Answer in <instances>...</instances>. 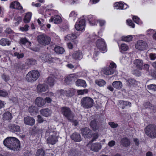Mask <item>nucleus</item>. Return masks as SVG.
I'll list each match as a JSON object with an SVG mask.
<instances>
[{
    "label": "nucleus",
    "instance_id": "nucleus-34",
    "mask_svg": "<svg viewBox=\"0 0 156 156\" xmlns=\"http://www.w3.org/2000/svg\"><path fill=\"white\" fill-rule=\"evenodd\" d=\"M32 13L30 12L27 13L24 18V21L26 23L30 22L31 18Z\"/></svg>",
    "mask_w": 156,
    "mask_h": 156
},
{
    "label": "nucleus",
    "instance_id": "nucleus-16",
    "mask_svg": "<svg viewBox=\"0 0 156 156\" xmlns=\"http://www.w3.org/2000/svg\"><path fill=\"white\" fill-rule=\"evenodd\" d=\"M24 122L26 125L33 126L35 123V120L32 117L27 116L24 118Z\"/></svg>",
    "mask_w": 156,
    "mask_h": 156
},
{
    "label": "nucleus",
    "instance_id": "nucleus-12",
    "mask_svg": "<svg viewBox=\"0 0 156 156\" xmlns=\"http://www.w3.org/2000/svg\"><path fill=\"white\" fill-rule=\"evenodd\" d=\"M8 128L9 131L14 133L19 132L21 130L20 126L14 124H9L8 126Z\"/></svg>",
    "mask_w": 156,
    "mask_h": 156
},
{
    "label": "nucleus",
    "instance_id": "nucleus-56",
    "mask_svg": "<svg viewBox=\"0 0 156 156\" xmlns=\"http://www.w3.org/2000/svg\"><path fill=\"white\" fill-rule=\"evenodd\" d=\"M38 122L41 123L43 122L45 120L43 118V117L40 115H38L37 116Z\"/></svg>",
    "mask_w": 156,
    "mask_h": 156
},
{
    "label": "nucleus",
    "instance_id": "nucleus-29",
    "mask_svg": "<svg viewBox=\"0 0 156 156\" xmlns=\"http://www.w3.org/2000/svg\"><path fill=\"white\" fill-rule=\"evenodd\" d=\"M55 80L54 78L51 76L48 77L47 79L46 82L50 86L52 87L54 86Z\"/></svg>",
    "mask_w": 156,
    "mask_h": 156
},
{
    "label": "nucleus",
    "instance_id": "nucleus-59",
    "mask_svg": "<svg viewBox=\"0 0 156 156\" xmlns=\"http://www.w3.org/2000/svg\"><path fill=\"white\" fill-rule=\"evenodd\" d=\"M29 26L27 24L25 25L24 27H22L20 28V30L23 31H26L28 30Z\"/></svg>",
    "mask_w": 156,
    "mask_h": 156
},
{
    "label": "nucleus",
    "instance_id": "nucleus-39",
    "mask_svg": "<svg viewBox=\"0 0 156 156\" xmlns=\"http://www.w3.org/2000/svg\"><path fill=\"white\" fill-rule=\"evenodd\" d=\"M45 154L44 150L42 148H41L37 150L35 156H44Z\"/></svg>",
    "mask_w": 156,
    "mask_h": 156
},
{
    "label": "nucleus",
    "instance_id": "nucleus-30",
    "mask_svg": "<svg viewBox=\"0 0 156 156\" xmlns=\"http://www.w3.org/2000/svg\"><path fill=\"white\" fill-rule=\"evenodd\" d=\"M112 86L115 88L119 89L122 87V85L121 81H117L113 82Z\"/></svg>",
    "mask_w": 156,
    "mask_h": 156
},
{
    "label": "nucleus",
    "instance_id": "nucleus-63",
    "mask_svg": "<svg viewBox=\"0 0 156 156\" xmlns=\"http://www.w3.org/2000/svg\"><path fill=\"white\" fill-rule=\"evenodd\" d=\"M48 152L47 153L48 156H54L55 153L51 150H49L48 151Z\"/></svg>",
    "mask_w": 156,
    "mask_h": 156
},
{
    "label": "nucleus",
    "instance_id": "nucleus-46",
    "mask_svg": "<svg viewBox=\"0 0 156 156\" xmlns=\"http://www.w3.org/2000/svg\"><path fill=\"white\" fill-rule=\"evenodd\" d=\"M16 68L19 70L20 69L21 70H23L25 69V66L24 64L20 62L16 65Z\"/></svg>",
    "mask_w": 156,
    "mask_h": 156
},
{
    "label": "nucleus",
    "instance_id": "nucleus-37",
    "mask_svg": "<svg viewBox=\"0 0 156 156\" xmlns=\"http://www.w3.org/2000/svg\"><path fill=\"white\" fill-rule=\"evenodd\" d=\"M54 49L55 51L58 54H62L64 51V49L63 48L58 46L56 47Z\"/></svg>",
    "mask_w": 156,
    "mask_h": 156
},
{
    "label": "nucleus",
    "instance_id": "nucleus-36",
    "mask_svg": "<svg viewBox=\"0 0 156 156\" xmlns=\"http://www.w3.org/2000/svg\"><path fill=\"white\" fill-rule=\"evenodd\" d=\"M80 151L76 148H72L70 150L69 154L72 156H75L79 154Z\"/></svg>",
    "mask_w": 156,
    "mask_h": 156
},
{
    "label": "nucleus",
    "instance_id": "nucleus-24",
    "mask_svg": "<svg viewBox=\"0 0 156 156\" xmlns=\"http://www.w3.org/2000/svg\"><path fill=\"white\" fill-rule=\"evenodd\" d=\"M49 21L50 22L54 21V23L58 24L61 23L62 20L61 17L59 16L55 15L49 20Z\"/></svg>",
    "mask_w": 156,
    "mask_h": 156
},
{
    "label": "nucleus",
    "instance_id": "nucleus-9",
    "mask_svg": "<svg viewBox=\"0 0 156 156\" xmlns=\"http://www.w3.org/2000/svg\"><path fill=\"white\" fill-rule=\"evenodd\" d=\"M96 45L100 50L105 51H107L106 45L103 39L101 38L98 39L96 42Z\"/></svg>",
    "mask_w": 156,
    "mask_h": 156
},
{
    "label": "nucleus",
    "instance_id": "nucleus-31",
    "mask_svg": "<svg viewBox=\"0 0 156 156\" xmlns=\"http://www.w3.org/2000/svg\"><path fill=\"white\" fill-rule=\"evenodd\" d=\"M77 76L75 74H71L66 78V80H69L71 82H74L77 79Z\"/></svg>",
    "mask_w": 156,
    "mask_h": 156
},
{
    "label": "nucleus",
    "instance_id": "nucleus-41",
    "mask_svg": "<svg viewBox=\"0 0 156 156\" xmlns=\"http://www.w3.org/2000/svg\"><path fill=\"white\" fill-rule=\"evenodd\" d=\"M133 37L132 35H129L126 36H123L122 37V41L126 42H129L132 41Z\"/></svg>",
    "mask_w": 156,
    "mask_h": 156
},
{
    "label": "nucleus",
    "instance_id": "nucleus-60",
    "mask_svg": "<svg viewBox=\"0 0 156 156\" xmlns=\"http://www.w3.org/2000/svg\"><path fill=\"white\" fill-rule=\"evenodd\" d=\"M126 22L131 27L133 28H134L135 27V24L133 22L132 20H126Z\"/></svg>",
    "mask_w": 156,
    "mask_h": 156
},
{
    "label": "nucleus",
    "instance_id": "nucleus-48",
    "mask_svg": "<svg viewBox=\"0 0 156 156\" xmlns=\"http://www.w3.org/2000/svg\"><path fill=\"white\" fill-rule=\"evenodd\" d=\"M133 20L137 24H140L142 23L139 18L136 16H133Z\"/></svg>",
    "mask_w": 156,
    "mask_h": 156
},
{
    "label": "nucleus",
    "instance_id": "nucleus-51",
    "mask_svg": "<svg viewBox=\"0 0 156 156\" xmlns=\"http://www.w3.org/2000/svg\"><path fill=\"white\" fill-rule=\"evenodd\" d=\"M14 55L16 56L18 58H22L24 56V54L23 53H19L18 52H15L14 53Z\"/></svg>",
    "mask_w": 156,
    "mask_h": 156
},
{
    "label": "nucleus",
    "instance_id": "nucleus-15",
    "mask_svg": "<svg viewBox=\"0 0 156 156\" xmlns=\"http://www.w3.org/2000/svg\"><path fill=\"white\" fill-rule=\"evenodd\" d=\"M126 85L129 87H136L138 85V81L134 78H129L126 80Z\"/></svg>",
    "mask_w": 156,
    "mask_h": 156
},
{
    "label": "nucleus",
    "instance_id": "nucleus-10",
    "mask_svg": "<svg viewBox=\"0 0 156 156\" xmlns=\"http://www.w3.org/2000/svg\"><path fill=\"white\" fill-rule=\"evenodd\" d=\"M85 20L83 19L79 20L76 22L75 24V28L79 31L83 30L85 27Z\"/></svg>",
    "mask_w": 156,
    "mask_h": 156
},
{
    "label": "nucleus",
    "instance_id": "nucleus-44",
    "mask_svg": "<svg viewBox=\"0 0 156 156\" xmlns=\"http://www.w3.org/2000/svg\"><path fill=\"white\" fill-rule=\"evenodd\" d=\"M37 111V108L34 106H32L29 108V112L31 113H36Z\"/></svg>",
    "mask_w": 156,
    "mask_h": 156
},
{
    "label": "nucleus",
    "instance_id": "nucleus-64",
    "mask_svg": "<svg viewBox=\"0 0 156 156\" xmlns=\"http://www.w3.org/2000/svg\"><path fill=\"white\" fill-rule=\"evenodd\" d=\"M149 74L153 77L156 79V71L153 70L151 72L149 73Z\"/></svg>",
    "mask_w": 156,
    "mask_h": 156
},
{
    "label": "nucleus",
    "instance_id": "nucleus-25",
    "mask_svg": "<svg viewBox=\"0 0 156 156\" xmlns=\"http://www.w3.org/2000/svg\"><path fill=\"white\" fill-rule=\"evenodd\" d=\"M101 145L100 143H95L93 144L90 147L91 150L93 151L97 152L101 149Z\"/></svg>",
    "mask_w": 156,
    "mask_h": 156
},
{
    "label": "nucleus",
    "instance_id": "nucleus-52",
    "mask_svg": "<svg viewBox=\"0 0 156 156\" xmlns=\"http://www.w3.org/2000/svg\"><path fill=\"white\" fill-rule=\"evenodd\" d=\"M133 74L136 76H141V72L137 69H135L133 70Z\"/></svg>",
    "mask_w": 156,
    "mask_h": 156
},
{
    "label": "nucleus",
    "instance_id": "nucleus-57",
    "mask_svg": "<svg viewBox=\"0 0 156 156\" xmlns=\"http://www.w3.org/2000/svg\"><path fill=\"white\" fill-rule=\"evenodd\" d=\"M88 92V90L87 89L78 90L77 91V93L78 95H82L84 93H87Z\"/></svg>",
    "mask_w": 156,
    "mask_h": 156
},
{
    "label": "nucleus",
    "instance_id": "nucleus-13",
    "mask_svg": "<svg viewBox=\"0 0 156 156\" xmlns=\"http://www.w3.org/2000/svg\"><path fill=\"white\" fill-rule=\"evenodd\" d=\"M81 133L85 138L91 137L92 135V132L87 127H85L81 129Z\"/></svg>",
    "mask_w": 156,
    "mask_h": 156
},
{
    "label": "nucleus",
    "instance_id": "nucleus-14",
    "mask_svg": "<svg viewBox=\"0 0 156 156\" xmlns=\"http://www.w3.org/2000/svg\"><path fill=\"white\" fill-rule=\"evenodd\" d=\"M90 126L93 130L96 131L99 128V125L98 121L96 119H94L91 121L90 123Z\"/></svg>",
    "mask_w": 156,
    "mask_h": 156
},
{
    "label": "nucleus",
    "instance_id": "nucleus-20",
    "mask_svg": "<svg viewBox=\"0 0 156 156\" xmlns=\"http://www.w3.org/2000/svg\"><path fill=\"white\" fill-rule=\"evenodd\" d=\"M40 112L41 115L45 117L49 116L52 113L51 110L47 108L41 109Z\"/></svg>",
    "mask_w": 156,
    "mask_h": 156
},
{
    "label": "nucleus",
    "instance_id": "nucleus-61",
    "mask_svg": "<svg viewBox=\"0 0 156 156\" xmlns=\"http://www.w3.org/2000/svg\"><path fill=\"white\" fill-rule=\"evenodd\" d=\"M44 21V20L41 18H40V19H38L37 20V23L41 27H43L44 25V24L43 23Z\"/></svg>",
    "mask_w": 156,
    "mask_h": 156
},
{
    "label": "nucleus",
    "instance_id": "nucleus-32",
    "mask_svg": "<svg viewBox=\"0 0 156 156\" xmlns=\"http://www.w3.org/2000/svg\"><path fill=\"white\" fill-rule=\"evenodd\" d=\"M79 35L75 34H68L65 38L66 40H72L75 39L77 38Z\"/></svg>",
    "mask_w": 156,
    "mask_h": 156
},
{
    "label": "nucleus",
    "instance_id": "nucleus-11",
    "mask_svg": "<svg viewBox=\"0 0 156 156\" xmlns=\"http://www.w3.org/2000/svg\"><path fill=\"white\" fill-rule=\"evenodd\" d=\"M147 43L143 40L138 41L135 44V48L140 51H143L146 49L147 47Z\"/></svg>",
    "mask_w": 156,
    "mask_h": 156
},
{
    "label": "nucleus",
    "instance_id": "nucleus-17",
    "mask_svg": "<svg viewBox=\"0 0 156 156\" xmlns=\"http://www.w3.org/2000/svg\"><path fill=\"white\" fill-rule=\"evenodd\" d=\"M48 89V86L45 84H39L37 87V89L38 92H45Z\"/></svg>",
    "mask_w": 156,
    "mask_h": 156
},
{
    "label": "nucleus",
    "instance_id": "nucleus-22",
    "mask_svg": "<svg viewBox=\"0 0 156 156\" xmlns=\"http://www.w3.org/2000/svg\"><path fill=\"white\" fill-rule=\"evenodd\" d=\"M3 119L4 121H8V122H10V120L12 118V114L9 112H7L4 113L3 114Z\"/></svg>",
    "mask_w": 156,
    "mask_h": 156
},
{
    "label": "nucleus",
    "instance_id": "nucleus-62",
    "mask_svg": "<svg viewBox=\"0 0 156 156\" xmlns=\"http://www.w3.org/2000/svg\"><path fill=\"white\" fill-rule=\"evenodd\" d=\"M2 78L5 82L9 80V77L8 76H7L4 74H3L2 75Z\"/></svg>",
    "mask_w": 156,
    "mask_h": 156
},
{
    "label": "nucleus",
    "instance_id": "nucleus-1",
    "mask_svg": "<svg viewBox=\"0 0 156 156\" xmlns=\"http://www.w3.org/2000/svg\"><path fill=\"white\" fill-rule=\"evenodd\" d=\"M4 145L8 148L12 150L18 151L20 148V141L14 137H8L3 141Z\"/></svg>",
    "mask_w": 156,
    "mask_h": 156
},
{
    "label": "nucleus",
    "instance_id": "nucleus-26",
    "mask_svg": "<svg viewBox=\"0 0 156 156\" xmlns=\"http://www.w3.org/2000/svg\"><path fill=\"white\" fill-rule=\"evenodd\" d=\"M72 55V57L73 58H82L83 56V53L80 51H75Z\"/></svg>",
    "mask_w": 156,
    "mask_h": 156
},
{
    "label": "nucleus",
    "instance_id": "nucleus-50",
    "mask_svg": "<svg viewBox=\"0 0 156 156\" xmlns=\"http://www.w3.org/2000/svg\"><path fill=\"white\" fill-rule=\"evenodd\" d=\"M7 91L5 90H0V96L5 97L8 95Z\"/></svg>",
    "mask_w": 156,
    "mask_h": 156
},
{
    "label": "nucleus",
    "instance_id": "nucleus-53",
    "mask_svg": "<svg viewBox=\"0 0 156 156\" xmlns=\"http://www.w3.org/2000/svg\"><path fill=\"white\" fill-rule=\"evenodd\" d=\"M120 104H122L124 106H126L127 105L130 106L131 105V103L128 101H120L119 102Z\"/></svg>",
    "mask_w": 156,
    "mask_h": 156
},
{
    "label": "nucleus",
    "instance_id": "nucleus-5",
    "mask_svg": "<svg viewBox=\"0 0 156 156\" xmlns=\"http://www.w3.org/2000/svg\"><path fill=\"white\" fill-rule=\"evenodd\" d=\"M40 76V73L37 70H32L27 74L26 79L28 82L33 83Z\"/></svg>",
    "mask_w": 156,
    "mask_h": 156
},
{
    "label": "nucleus",
    "instance_id": "nucleus-23",
    "mask_svg": "<svg viewBox=\"0 0 156 156\" xmlns=\"http://www.w3.org/2000/svg\"><path fill=\"white\" fill-rule=\"evenodd\" d=\"M10 7L14 9H17L21 10L22 9V7L18 2L14 1L12 2L10 4Z\"/></svg>",
    "mask_w": 156,
    "mask_h": 156
},
{
    "label": "nucleus",
    "instance_id": "nucleus-7",
    "mask_svg": "<svg viewBox=\"0 0 156 156\" xmlns=\"http://www.w3.org/2000/svg\"><path fill=\"white\" fill-rule=\"evenodd\" d=\"M93 100L89 97H85L83 98L81 101V106L85 108H89L93 106Z\"/></svg>",
    "mask_w": 156,
    "mask_h": 156
},
{
    "label": "nucleus",
    "instance_id": "nucleus-18",
    "mask_svg": "<svg viewBox=\"0 0 156 156\" xmlns=\"http://www.w3.org/2000/svg\"><path fill=\"white\" fill-rule=\"evenodd\" d=\"M35 104L39 107H41L45 104V101L42 98L38 97L35 101Z\"/></svg>",
    "mask_w": 156,
    "mask_h": 156
},
{
    "label": "nucleus",
    "instance_id": "nucleus-45",
    "mask_svg": "<svg viewBox=\"0 0 156 156\" xmlns=\"http://www.w3.org/2000/svg\"><path fill=\"white\" fill-rule=\"evenodd\" d=\"M95 83L100 87L103 86L105 84V82L103 80H96Z\"/></svg>",
    "mask_w": 156,
    "mask_h": 156
},
{
    "label": "nucleus",
    "instance_id": "nucleus-19",
    "mask_svg": "<svg viewBox=\"0 0 156 156\" xmlns=\"http://www.w3.org/2000/svg\"><path fill=\"white\" fill-rule=\"evenodd\" d=\"M134 64L138 69L142 70L144 66V63L143 60L140 59H136L133 62Z\"/></svg>",
    "mask_w": 156,
    "mask_h": 156
},
{
    "label": "nucleus",
    "instance_id": "nucleus-21",
    "mask_svg": "<svg viewBox=\"0 0 156 156\" xmlns=\"http://www.w3.org/2000/svg\"><path fill=\"white\" fill-rule=\"evenodd\" d=\"M72 139L75 142H78L82 140V139L80 134L77 133H74L71 136Z\"/></svg>",
    "mask_w": 156,
    "mask_h": 156
},
{
    "label": "nucleus",
    "instance_id": "nucleus-42",
    "mask_svg": "<svg viewBox=\"0 0 156 156\" xmlns=\"http://www.w3.org/2000/svg\"><path fill=\"white\" fill-rule=\"evenodd\" d=\"M36 61L35 59H27L26 64L28 66L34 65L36 63Z\"/></svg>",
    "mask_w": 156,
    "mask_h": 156
},
{
    "label": "nucleus",
    "instance_id": "nucleus-55",
    "mask_svg": "<svg viewBox=\"0 0 156 156\" xmlns=\"http://www.w3.org/2000/svg\"><path fill=\"white\" fill-rule=\"evenodd\" d=\"M108 124L112 128H117L118 126V124L117 123H115L113 122H108Z\"/></svg>",
    "mask_w": 156,
    "mask_h": 156
},
{
    "label": "nucleus",
    "instance_id": "nucleus-2",
    "mask_svg": "<svg viewBox=\"0 0 156 156\" xmlns=\"http://www.w3.org/2000/svg\"><path fill=\"white\" fill-rule=\"evenodd\" d=\"M58 136L56 131L49 129L46 132L45 137L47 138L48 143L53 145L58 141L57 136Z\"/></svg>",
    "mask_w": 156,
    "mask_h": 156
},
{
    "label": "nucleus",
    "instance_id": "nucleus-38",
    "mask_svg": "<svg viewBox=\"0 0 156 156\" xmlns=\"http://www.w3.org/2000/svg\"><path fill=\"white\" fill-rule=\"evenodd\" d=\"M114 5L115 9H123L124 7L123 4L120 2H116L114 4Z\"/></svg>",
    "mask_w": 156,
    "mask_h": 156
},
{
    "label": "nucleus",
    "instance_id": "nucleus-28",
    "mask_svg": "<svg viewBox=\"0 0 156 156\" xmlns=\"http://www.w3.org/2000/svg\"><path fill=\"white\" fill-rule=\"evenodd\" d=\"M144 106L146 108H148L150 109L151 111H154V110H156V108L153 105L151 104L149 102H145L144 104Z\"/></svg>",
    "mask_w": 156,
    "mask_h": 156
},
{
    "label": "nucleus",
    "instance_id": "nucleus-27",
    "mask_svg": "<svg viewBox=\"0 0 156 156\" xmlns=\"http://www.w3.org/2000/svg\"><path fill=\"white\" fill-rule=\"evenodd\" d=\"M120 142L121 145L125 147H127L130 144L129 140L126 137L121 139Z\"/></svg>",
    "mask_w": 156,
    "mask_h": 156
},
{
    "label": "nucleus",
    "instance_id": "nucleus-40",
    "mask_svg": "<svg viewBox=\"0 0 156 156\" xmlns=\"http://www.w3.org/2000/svg\"><path fill=\"white\" fill-rule=\"evenodd\" d=\"M90 23L92 25H95L96 24L95 19L93 16L92 15H89L87 17Z\"/></svg>",
    "mask_w": 156,
    "mask_h": 156
},
{
    "label": "nucleus",
    "instance_id": "nucleus-8",
    "mask_svg": "<svg viewBox=\"0 0 156 156\" xmlns=\"http://www.w3.org/2000/svg\"><path fill=\"white\" fill-rule=\"evenodd\" d=\"M116 68V64L112 62L110 64V65L108 67H105L102 70V73L106 75H109L113 74L115 71Z\"/></svg>",
    "mask_w": 156,
    "mask_h": 156
},
{
    "label": "nucleus",
    "instance_id": "nucleus-43",
    "mask_svg": "<svg viewBox=\"0 0 156 156\" xmlns=\"http://www.w3.org/2000/svg\"><path fill=\"white\" fill-rule=\"evenodd\" d=\"M20 42L21 44L24 45L26 44L27 46H30L31 44V43L30 42H29L30 44H26L27 43L29 42V41L26 38H21L20 40Z\"/></svg>",
    "mask_w": 156,
    "mask_h": 156
},
{
    "label": "nucleus",
    "instance_id": "nucleus-47",
    "mask_svg": "<svg viewBox=\"0 0 156 156\" xmlns=\"http://www.w3.org/2000/svg\"><path fill=\"white\" fill-rule=\"evenodd\" d=\"M32 130L33 134L40 133L41 131V129H39L37 126H34Z\"/></svg>",
    "mask_w": 156,
    "mask_h": 156
},
{
    "label": "nucleus",
    "instance_id": "nucleus-3",
    "mask_svg": "<svg viewBox=\"0 0 156 156\" xmlns=\"http://www.w3.org/2000/svg\"><path fill=\"white\" fill-rule=\"evenodd\" d=\"M61 112L62 114L67 119L71 121L73 119L74 115L71 109L67 107H61Z\"/></svg>",
    "mask_w": 156,
    "mask_h": 156
},
{
    "label": "nucleus",
    "instance_id": "nucleus-49",
    "mask_svg": "<svg viewBox=\"0 0 156 156\" xmlns=\"http://www.w3.org/2000/svg\"><path fill=\"white\" fill-rule=\"evenodd\" d=\"M147 88L149 90H151L154 91H156V85L151 84L148 85L147 86Z\"/></svg>",
    "mask_w": 156,
    "mask_h": 156
},
{
    "label": "nucleus",
    "instance_id": "nucleus-4",
    "mask_svg": "<svg viewBox=\"0 0 156 156\" xmlns=\"http://www.w3.org/2000/svg\"><path fill=\"white\" fill-rule=\"evenodd\" d=\"M145 133L151 138H156V127L154 124H150L147 126L145 129Z\"/></svg>",
    "mask_w": 156,
    "mask_h": 156
},
{
    "label": "nucleus",
    "instance_id": "nucleus-58",
    "mask_svg": "<svg viewBox=\"0 0 156 156\" xmlns=\"http://www.w3.org/2000/svg\"><path fill=\"white\" fill-rule=\"evenodd\" d=\"M21 20V18L20 16H15L14 19V21L15 23H17V24H19Z\"/></svg>",
    "mask_w": 156,
    "mask_h": 156
},
{
    "label": "nucleus",
    "instance_id": "nucleus-35",
    "mask_svg": "<svg viewBox=\"0 0 156 156\" xmlns=\"http://www.w3.org/2000/svg\"><path fill=\"white\" fill-rule=\"evenodd\" d=\"M10 44V42L7 39L2 38L0 40V44L2 46L9 45Z\"/></svg>",
    "mask_w": 156,
    "mask_h": 156
},
{
    "label": "nucleus",
    "instance_id": "nucleus-6",
    "mask_svg": "<svg viewBox=\"0 0 156 156\" xmlns=\"http://www.w3.org/2000/svg\"><path fill=\"white\" fill-rule=\"evenodd\" d=\"M38 42L41 44L46 46L49 44L51 42L50 37L45 34H41L37 37Z\"/></svg>",
    "mask_w": 156,
    "mask_h": 156
},
{
    "label": "nucleus",
    "instance_id": "nucleus-54",
    "mask_svg": "<svg viewBox=\"0 0 156 156\" xmlns=\"http://www.w3.org/2000/svg\"><path fill=\"white\" fill-rule=\"evenodd\" d=\"M121 48L122 50L124 51H127L129 48L128 46L125 44H121Z\"/></svg>",
    "mask_w": 156,
    "mask_h": 156
},
{
    "label": "nucleus",
    "instance_id": "nucleus-33",
    "mask_svg": "<svg viewBox=\"0 0 156 156\" xmlns=\"http://www.w3.org/2000/svg\"><path fill=\"white\" fill-rule=\"evenodd\" d=\"M76 84L77 86H82L84 87L87 86L85 81L82 80H78L76 82Z\"/></svg>",
    "mask_w": 156,
    "mask_h": 156
}]
</instances>
